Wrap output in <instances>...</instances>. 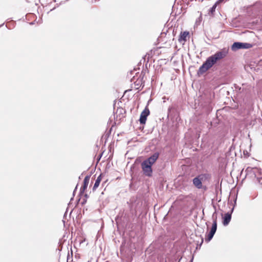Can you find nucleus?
Segmentation results:
<instances>
[{
	"label": "nucleus",
	"instance_id": "1",
	"mask_svg": "<svg viewBox=\"0 0 262 262\" xmlns=\"http://www.w3.org/2000/svg\"><path fill=\"white\" fill-rule=\"evenodd\" d=\"M229 49L224 48L219 51L216 52L214 54L209 57L205 62L200 67L198 74L201 75L205 73L217 61L223 59L227 56L228 54Z\"/></svg>",
	"mask_w": 262,
	"mask_h": 262
},
{
	"label": "nucleus",
	"instance_id": "2",
	"mask_svg": "<svg viewBox=\"0 0 262 262\" xmlns=\"http://www.w3.org/2000/svg\"><path fill=\"white\" fill-rule=\"evenodd\" d=\"M159 157V154L155 153L142 162L141 166L143 174L148 177H150L152 174V165L156 162Z\"/></svg>",
	"mask_w": 262,
	"mask_h": 262
},
{
	"label": "nucleus",
	"instance_id": "3",
	"mask_svg": "<svg viewBox=\"0 0 262 262\" xmlns=\"http://www.w3.org/2000/svg\"><path fill=\"white\" fill-rule=\"evenodd\" d=\"M144 74L141 73L138 77L134 76L132 79V81L134 82L132 84V88L135 90L139 89L141 86H143V78L144 77Z\"/></svg>",
	"mask_w": 262,
	"mask_h": 262
},
{
	"label": "nucleus",
	"instance_id": "4",
	"mask_svg": "<svg viewBox=\"0 0 262 262\" xmlns=\"http://www.w3.org/2000/svg\"><path fill=\"white\" fill-rule=\"evenodd\" d=\"M208 178V175L202 174L193 179V184L198 189L202 188V182Z\"/></svg>",
	"mask_w": 262,
	"mask_h": 262
},
{
	"label": "nucleus",
	"instance_id": "5",
	"mask_svg": "<svg viewBox=\"0 0 262 262\" xmlns=\"http://www.w3.org/2000/svg\"><path fill=\"white\" fill-rule=\"evenodd\" d=\"M252 47V45L248 43H242L235 42L231 46V50L236 51L241 49H249Z\"/></svg>",
	"mask_w": 262,
	"mask_h": 262
},
{
	"label": "nucleus",
	"instance_id": "6",
	"mask_svg": "<svg viewBox=\"0 0 262 262\" xmlns=\"http://www.w3.org/2000/svg\"><path fill=\"white\" fill-rule=\"evenodd\" d=\"M217 229V221L216 217L214 220L213 223L212 224V226L211 229L207 236V237L205 238V241L207 242H209L213 237L214 234H215Z\"/></svg>",
	"mask_w": 262,
	"mask_h": 262
},
{
	"label": "nucleus",
	"instance_id": "7",
	"mask_svg": "<svg viewBox=\"0 0 262 262\" xmlns=\"http://www.w3.org/2000/svg\"><path fill=\"white\" fill-rule=\"evenodd\" d=\"M190 38V33L189 31H185L181 32L179 37L178 41L182 45H184L185 42Z\"/></svg>",
	"mask_w": 262,
	"mask_h": 262
},
{
	"label": "nucleus",
	"instance_id": "8",
	"mask_svg": "<svg viewBox=\"0 0 262 262\" xmlns=\"http://www.w3.org/2000/svg\"><path fill=\"white\" fill-rule=\"evenodd\" d=\"M149 115V110L146 107L143 111L141 113L140 117V122L141 124H145L147 119V117Z\"/></svg>",
	"mask_w": 262,
	"mask_h": 262
},
{
	"label": "nucleus",
	"instance_id": "9",
	"mask_svg": "<svg viewBox=\"0 0 262 262\" xmlns=\"http://www.w3.org/2000/svg\"><path fill=\"white\" fill-rule=\"evenodd\" d=\"M90 177L89 176H86L83 180V185L81 186L80 188V191L81 192H84V191L88 187V184L89 183Z\"/></svg>",
	"mask_w": 262,
	"mask_h": 262
},
{
	"label": "nucleus",
	"instance_id": "10",
	"mask_svg": "<svg viewBox=\"0 0 262 262\" xmlns=\"http://www.w3.org/2000/svg\"><path fill=\"white\" fill-rule=\"evenodd\" d=\"M223 0H219L217 1L214 5L212 7V8L209 10L208 14L210 16H213L214 13L215 11V9L218 5H219L220 3L222 2Z\"/></svg>",
	"mask_w": 262,
	"mask_h": 262
},
{
	"label": "nucleus",
	"instance_id": "11",
	"mask_svg": "<svg viewBox=\"0 0 262 262\" xmlns=\"http://www.w3.org/2000/svg\"><path fill=\"white\" fill-rule=\"evenodd\" d=\"M231 219V214H230L229 213H226L223 217V223L224 225H225V226L227 225L230 222Z\"/></svg>",
	"mask_w": 262,
	"mask_h": 262
},
{
	"label": "nucleus",
	"instance_id": "12",
	"mask_svg": "<svg viewBox=\"0 0 262 262\" xmlns=\"http://www.w3.org/2000/svg\"><path fill=\"white\" fill-rule=\"evenodd\" d=\"M102 174H100L97 178L95 181V184L93 187V191H95L100 185V183L102 180Z\"/></svg>",
	"mask_w": 262,
	"mask_h": 262
},
{
	"label": "nucleus",
	"instance_id": "13",
	"mask_svg": "<svg viewBox=\"0 0 262 262\" xmlns=\"http://www.w3.org/2000/svg\"><path fill=\"white\" fill-rule=\"evenodd\" d=\"M203 239L202 238V239H201V244L203 243Z\"/></svg>",
	"mask_w": 262,
	"mask_h": 262
},
{
	"label": "nucleus",
	"instance_id": "14",
	"mask_svg": "<svg viewBox=\"0 0 262 262\" xmlns=\"http://www.w3.org/2000/svg\"><path fill=\"white\" fill-rule=\"evenodd\" d=\"M97 0H95V1H96Z\"/></svg>",
	"mask_w": 262,
	"mask_h": 262
}]
</instances>
